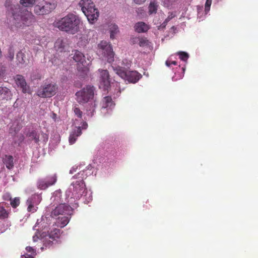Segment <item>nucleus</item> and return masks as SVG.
Listing matches in <instances>:
<instances>
[{"label": "nucleus", "instance_id": "obj_1", "mask_svg": "<svg viewBox=\"0 0 258 258\" xmlns=\"http://www.w3.org/2000/svg\"><path fill=\"white\" fill-rule=\"evenodd\" d=\"M5 5L8 11L12 15L10 20L12 28L14 27L17 29H23L32 25L35 22V17L32 13L19 5H13L10 0L6 1Z\"/></svg>", "mask_w": 258, "mask_h": 258}, {"label": "nucleus", "instance_id": "obj_2", "mask_svg": "<svg viewBox=\"0 0 258 258\" xmlns=\"http://www.w3.org/2000/svg\"><path fill=\"white\" fill-rule=\"evenodd\" d=\"M80 22V19L78 16L73 13H69L55 21L54 26L61 31L75 34L79 30Z\"/></svg>", "mask_w": 258, "mask_h": 258}, {"label": "nucleus", "instance_id": "obj_3", "mask_svg": "<svg viewBox=\"0 0 258 258\" xmlns=\"http://www.w3.org/2000/svg\"><path fill=\"white\" fill-rule=\"evenodd\" d=\"M86 185L82 177L81 179L73 181L66 192L68 197L76 199H79L83 196H86Z\"/></svg>", "mask_w": 258, "mask_h": 258}, {"label": "nucleus", "instance_id": "obj_4", "mask_svg": "<svg viewBox=\"0 0 258 258\" xmlns=\"http://www.w3.org/2000/svg\"><path fill=\"white\" fill-rule=\"evenodd\" d=\"M95 93V88L92 85H87L76 93V100L80 104L87 103L93 100Z\"/></svg>", "mask_w": 258, "mask_h": 258}, {"label": "nucleus", "instance_id": "obj_5", "mask_svg": "<svg viewBox=\"0 0 258 258\" xmlns=\"http://www.w3.org/2000/svg\"><path fill=\"white\" fill-rule=\"evenodd\" d=\"M112 68L115 73L120 77L128 82L135 83L138 82L141 77L137 71H130L123 70L120 66H112Z\"/></svg>", "mask_w": 258, "mask_h": 258}, {"label": "nucleus", "instance_id": "obj_6", "mask_svg": "<svg viewBox=\"0 0 258 258\" xmlns=\"http://www.w3.org/2000/svg\"><path fill=\"white\" fill-rule=\"evenodd\" d=\"M58 87L54 83H45L39 88L37 95L41 98L51 97L56 93Z\"/></svg>", "mask_w": 258, "mask_h": 258}, {"label": "nucleus", "instance_id": "obj_7", "mask_svg": "<svg viewBox=\"0 0 258 258\" xmlns=\"http://www.w3.org/2000/svg\"><path fill=\"white\" fill-rule=\"evenodd\" d=\"M98 49L99 52L107 59V61L109 63H111L114 61V53L111 44L107 41H101L98 44Z\"/></svg>", "mask_w": 258, "mask_h": 258}, {"label": "nucleus", "instance_id": "obj_8", "mask_svg": "<svg viewBox=\"0 0 258 258\" xmlns=\"http://www.w3.org/2000/svg\"><path fill=\"white\" fill-rule=\"evenodd\" d=\"M98 49L99 52L107 59V61L109 63H111L114 61V53L111 44L107 41H101L98 44Z\"/></svg>", "mask_w": 258, "mask_h": 258}, {"label": "nucleus", "instance_id": "obj_9", "mask_svg": "<svg viewBox=\"0 0 258 258\" xmlns=\"http://www.w3.org/2000/svg\"><path fill=\"white\" fill-rule=\"evenodd\" d=\"M55 8L54 3L43 1L35 6L34 12L36 15H43L49 14Z\"/></svg>", "mask_w": 258, "mask_h": 258}, {"label": "nucleus", "instance_id": "obj_10", "mask_svg": "<svg viewBox=\"0 0 258 258\" xmlns=\"http://www.w3.org/2000/svg\"><path fill=\"white\" fill-rule=\"evenodd\" d=\"M72 211L73 209L70 206L65 204H60L53 210L51 216L54 217L59 215L70 216Z\"/></svg>", "mask_w": 258, "mask_h": 258}, {"label": "nucleus", "instance_id": "obj_11", "mask_svg": "<svg viewBox=\"0 0 258 258\" xmlns=\"http://www.w3.org/2000/svg\"><path fill=\"white\" fill-rule=\"evenodd\" d=\"M42 200L41 197L37 194L32 195L27 200L26 204L28 206L27 211L29 212L34 213L38 209L37 206Z\"/></svg>", "mask_w": 258, "mask_h": 258}, {"label": "nucleus", "instance_id": "obj_12", "mask_svg": "<svg viewBox=\"0 0 258 258\" xmlns=\"http://www.w3.org/2000/svg\"><path fill=\"white\" fill-rule=\"evenodd\" d=\"M100 73L99 88L107 90L110 85L109 74L107 70H99Z\"/></svg>", "mask_w": 258, "mask_h": 258}, {"label": "nucleus", "instance_id": "obj_13", "mask_svg": "<svg viewBox=\"0 0 258 258\" xmlns=\"http://www.w3.org/2000/svg\"><path fill=\"white\" fill-rule=\"evenodd\" d=\"M57 181V177L55 174L47 176L44 179H40L37 182L38 188L44 190L49 186L54 185Z\"/></svg>", "mask_w": 258, "mask_h": 258}, {"label": "nucleus", "instance_id": "obj_14", "mask_svg": "<svg viewBox=\"0 0 258 258\" xmlns=\"http://www.w3.org/2000/svg\"><path fill=\"white\" fill-rule=\"evenodd\" d=\"M90 8V10L84 11L83 13L87 17L88 21L90 23L93 24L98 19L99 13L98 9L95 8V6Z\"/></svg>", "mask_w": 258, "mask_h": 258}, {"label": "nucleus", "instance_id": "obj_15", "mask_svg": "<svg viewBox=\"0 0 258 258\" xmlns=\"http://www.w3.org/2000/svg\"><path fill=\"white\" fill-rule=\"evenodd\" d=\"M11 208L9 205L5 202L0 203V220H4L9 217Z\"/></svg>", "mask_w": 258, "mask_h": 258}, {"label": "nucleus", "instance_id": "obj_16", "mask_svg": "<svg viewBox=\"0 0 258 258\" xmlns=\"http://www.w3.org/2000/svg\"><path fill=\"white\" fill-rule=\"evenodd\" d=\"M14 79L16 84L22 90L23 93H27L29 90V87L27 85L24 77L20 75H17Z\"/></svg>", "mask_w": 258, "mask_h": 258}, {"label": "nucleus", "instance_id": "obj_17", "mask_svg": "<svg viewBox=\"0 0 258 258\" xmlns=\"http://www.w3.org/2000/svg\"><path fill=\"white\" fill-rule=\"evenodd\" d=\"M82 134L81 128L80 126H75L70 132L69 141L71 145L74 144L77 140L78 137Z\"/></svg>", "mask_w": 258, "mask_h": 258}, {"label": "nucleus", "instance_id": "obj_18", "mask_svg": "<svg viewBox=\"0 0 258 258\" xmlns=\"http://www.w3.org/2000/svg\"><path fill=\"white\" fill-rule=\"evenodd\" d=\"M79 5L81 7V10L83 12L90 10V8L95 7V5L92 0H81L79 3Z\"/></svg>", "mask_w": 258, "mask_h": 258}, {"label": "nucleus", "instance_id": "obj_19", "mask_svg": "<svg viewBox=\"0 0 258 258\" xmlns=\"http://www.w3.org/2000/svg\"><path fill=\"white\" fill-rule=\"evenodd\" d=\"M72 55H73V58L74 60L78 62H80L82 65L84 66L85 56L84 54L80 51L75 50L72 51Z\"/></svg>", "mask_w": 258, "mask_h": 258}, {"label": "nucleus", "instance_id": "obj_20", "mask_svg": "<svg viewBox=\"0 0 258 258\" xmlns=\"http://www.w3.org/2000/svg\"><path fill=\"white\" fill-rule=\"evenodd\" d=\"M3 161L8 169H11L14 167V158L12 156L5 155L3 158Z\"/></svg>", "mask_w": 258, "mask_h": 258}, {"label": "nucleus", "instance_id": "obj_21", "mask_svg": "<svg viewBox=\"0 0 258 258\" xmlns=\"http://www.w3.org/2000/svg\"><path fill=\"white\" fill-rule=\"evenodd\" d=\"M135 29L138 33H144L149 29V27L145 23L139 22L136 24Z\"/></svg>", "mask_w": 258, "mask_h": 258}, {"label": "nucleus", "instance_id": "obj_22", "mask_svg": "<svg viewBox=\"0 0 258 258\" xmlns=\"http://www.w3.org/2000/svg\"><path fill=\"white\" fill-rule=\"evenodd\" d=\"M11 93L7 87H0V100H8L10 98Z\"/></svg>", "mask_w": 258, "mask_h": 258}, {"label": "nucleus", "instance_id": "obj_23", "mask_svg": "<svg viewBox=\"0 0 258 258\" xmlns=\"http://www.w3.org/2000/svg\"><path fill=\"white\" fill-rule=\"evenodd\" d=\"M27 137L30 138L31 140H33L35 143H38L39 142V134L35 130L29 131L26 134Z\"/></svg>", "mask_w": 258, "mask_h": 258}, {"label": "nucleus", "instance_id": "obj_24", "mask_svg": "<svg viewBox=\"0 0 258 258\" xmlns=\"http://www.w3.org/2000/svg\"><path fill=\"white\" fill-rule=\"evenodd\" d=\"M114 105L115 104L113 103L112 98L110 96H106L103 98L102 108H109L111 109Z\"/></svg>", "mask_w": 258, "mask_h": 258}, {"label": "nucleus", "instance_id": "obj_25", "mask_svg": "<svg viewBox=\"0 0 258 258\" xmlns=\"http://www.w3.org/2000/svg\"><path fill=\"white\" fill-rule=\"evenodd\" d=\"M54 47L57 51L60 52L64 50L66 43L61 38H58L55 42Z\"/></svg>", "mask_w": 258, "mask_h": 258}, {"label": "nucleus", "instance_id": "obj_26", "mask_svg": "<svg viewBox=\"0 0 258 258\" xmlns=\"http://www.w3.org/2000/svg\"><path fill=\"white\" fill-rule=\"evenodd\" d=\"M69 221V217L67 215H64L61 218L59 217L57 221V226L60 228H63L68 224Z\"/></svg>", "mask_w": 258, "mask_h": 258}, {"label": "nucleus", "instance_id": "obj_27", "mask_svg": "<svg viewBox=\"0 0 258 258\" xmlns=\"http://www.w3.org/2000/svg\"><path fill=\"white\" fill-rule=\"evenodd\" d=\"M16 59L17 61L20 64H24L26 63V55L22 50L18 52L16 55Z\"/></svg>", "mask_w": 258, "mask_h": 258}, {"label": "nucleus", "instance_id": "obj_28", "mask_svg": "<svg viewBox=\"0 0 258 258\" xmlns=\"http://www.w3.org/2000/svg\"><path fill=\"white\" fill-rule=\"evenodd\" d=\"M109 29L110 33V38L114 39L115 35L119 32L118 26L116 24H111L109 26Z\"/></svg>", "mask_w": 258, "mask_h": 258}, {"label": "nucleus", "instance_id": "obj_29", "mask_svg": "<svg viewBox=\"0 0 258 258\" xmlns=\"http://www.w3.org/2000/svg\"><path fill=\"white\" fill-rule=\"evenodd\" d=\"M60 235V230L58 229H54L51 230L48 234L49 239H51L53 241L55 240L58 238Z\"/></svg>", "mask_w": 258, "mask_h": 258}, {"label": "nucleus", "instance_id": "obj_30", "mask_svg": "<svg viewBox=\"0 0 258 258\" xmlns=\"http://www.w3.org/2000/svg\"><path fill=\"white\" fill-rule=\"evenodd\" d=\"M158 5L155 1L151 2L149 6V14L152 15L156 14L158 9Z\"/></svg>", "mask_w": 258, "mask_h": 258}, {"label": "nucleus", "instance_id": "obj_31", "mask_svg": "<svg viewBox=\"0 0 258 258\" xmlns=\"http://www.w3.org/2000/svg\"><path fill=\"white\" fill-rule=\"evenodd\" d=\"M15 50L14 46L11 45L8 48L7 57L10 61H12L14 58Z\"/></svg>", "mask_w": 258, "mask_h": 258}, {"label": "nucleus", "instance_id": "obj_32", "mask_svg": "<svg viewBox=\"0 0 258 258\" xmlns=\"http://www.w3.org/2000/svg\"><path fill=\"white\" fill-rule=\"evenodd\" d=\"M35 3V0H20V3L25 7H32Z\"/></svg>", "mask_w": 258, "mask_h": 258}, {"label": "nucleus", "instance_id": "obj_33", "mask_svg": "<svg viewBox=\"0 0 258 258\" xmlns=\"http://www.w3.org/2000/svg\"><path fill=\"white\" fill-rule=\"evenodd\" d=\"M20 204V198L19 197H15L12 199L10 201V205L13 208H16Z\"/></svg>", "mask_w": 258, "mask_h": 258}, {"label": "nucleus", "instance_id": "obj_34", "mask_svg": "<svg viewBox=\"0 0 258 258\" xmlns=\"http://www.w3.org/2000/svg\"><path fill=\"white\" fill-rule=\"evenodd\" d=\"M74 112L76 116H77L79 118H82L83 112L79 108L78 105L76 104L73 108Z\"/></svg>", "mask_w": 258, "mask_h": 258}, {"label": "nucleus", "instance_id": "obj_35", "mask_svg": "<svg viewBox=\"0 0 258 258\" xmlns=\"http://www.w3.org/2000/svg\"><path fill=\"white\" fill-rule=\"evenodd\" d=\"M61 196V192L60 190H56L54 192L52 199L53 198V201H56L57 202L59 203L61 202L60 197Z\"/></svg>", "mask_w": 258, "mask_h": 258}, {"label": "nucleus", "instance_id": "obj_36", "mask_svg": "<svg viewBox=\"0 0 258 258\" xmlns=\"http://www.w3.org/2000/svg\"><path fill=\"white\" fill-rule=\"evenodd\" d=\"M132 62L130 60H128L126 59H124L122 60V67H120L122 68L123 70H128L127 69L130 68L131 66Z\"/></svg>", "mask_w": 258, "mask_h": 258}, {"label": "nucleus", "instance_id": "obj_37", "mask_svg": "<svg viewBox=\"0 0 258 258\" xmlns=\"http://www.w3.org/2000/svg\"><path fill=\"white\" fill-rule=\"evenodd\" d=\"M177 54L179 55L180 59L184 61H186L189 57L188 53L185 52H178Z\"/></svg>", "mask_w": 258, "mask_h": 258}, {"label": "nucleus", "instance_id": "obj_38", "mask_svg": "<svg viewBox=\"0 0 258 258\" xmlns=\"http://www.w3.org/2000/svg\"><path fill=\"white\" fill-rule=\"evenodd\" d=\"M43 245L44 246H45L46 247H49L52 245L53 240H51V239H49V237L48 238L46 237L43 240Z\"/></svg>", "mask_w": 258, "mask_h": 258}, {"label": "nucleus", "instance_id": "obj_39", "mask_svg": "<svg viewBox=\"0 0 258 258\" xmlns=\"http://www.w3.org/2000/svg\"><path fill=\"white\" fill-rule=\"evenodd\" d=\"M212 0H207L205 5V10L206 12L210 11V7L212 4Z\"/></svg>", "mask_w": 258, "mask_h": 258}, {"label": "nucleus", "instance_id": "obj_40", "mask_svg": "<svg viewBox=\"0 0 258 258\" xmlns=\"http://www.w3.org/2000/svg\"><path fill=\"white\" fill-rule=\"evenodd\" d=\"M6 72V67L0 63V78L4 77Z\"/></svg>", "mask_w": 258, "mask_h": 258}, {"label": "nucleus", "instance_id": "obj_41", "mask_svg": "<svg viewBox=\"0 0 258 258\" xmlns=\"http://www.w3.org/2000/svg\"><path fill=\"white\" fill-rule=\"evenodd\" d=\"M3 199L5 201H11L12 198L9 193H6L3 195Z\"/></svg>", "mask_w": 258, "mask_h": 258}, {"label": "nucleus", "instance_id": "obj_42", "mask_svg": "<svg viewBox=\"0 0 258 258\" xmlns=\"http://www.w3.org/2000/svg\"><path fill=\"white\" fill-rule=\"evenodd\" d=\"M165 64L167 67H170L171 64L177 65V62L174 60H167L166 61Z\"/></svg>", "mask_w": 258, "mask_h": 258}, {"label": "nucleus", "instance_id": "obj_43", "mask_svg": "<svg viewBox=\"0 0 258 258\" xmlns=\"http://www.w3.org/2000/svg\"><path fill=\"white\" fill-rule=\"evenodd\" d=\"M26 249L27 252H30L32 254H33L34 255H36L35 250L31 246H27L26 248Z\"/></svg>", "mask_w": 258, "mask_h": 258}, {"label": "nucleus", "instance_id": "obj_44", "mask_svg": "<svg viewBox=\"0 0 258 258\" xmlns=\"http://www.w3.org/2000/svg\"><path fill=\"white\" fill-rule=\"evenodd\" d=\"M147 44V40L145 39L141 38L140 39L139 44L140 46H143Z\"/></svg>", "mask_w": 258, "mask_h": 258}, {"label": "nucleus", "instance_id": "obj_45", "mask_svg": "<svg viewBox=\"0 0 258 258\" xmlns=\"http://www.w3.org/2000/svg\"><path fill=\"white\" fill-rule=\"evenodd\" d=\"M168 23V22L166 21L165 20V21L162 23V24H161L159 26V28H158V29H164L167 24Z\"/></svg>", "mask_w": 258, "mask_h": 258}, {"label": "nucleus", "instance_id": "obj_46", "mask_svg": "<svg viewBox=\"0 0 258 258\" xmlns=\"http://www.w3.org/2000/svg\"><path fill=\"white\" fill-rule=\"evenodd\" d=\"M134 3L138 5H141L144 3L146 0H133Z\"/></svg>", "mask_w": 258, "mask_h": 258}, {"label": "nucleus", "instance_id": "obj_47", "mask_svg": "<svg viewBox=\"0 0 258 258\" xmlns=\"http://www.w3.org/2000/svg\"><path fill=\"white\" fill-rule=\"evenodd\" d=\"M22 258H34L31 254H25L21 256Z\"/></svg>", "mask_w": 258, "mask_h": 258}, {"label": "nucleus", "instance_id": "obj_48", "mask_svg": "<svg viewBox=\"0 0 258 258\" xmlns=\"http://www.w3.org/2000/svg\"><path fill=\"white\" fill-rule=\"evenodd\" d=\"M84 172L83 171L82 172H80L78 173L77 175H75V176H74L73 178H76V179H77L78 178H80L79 176L80 175H81V176H82L83 175Z\"/></svg>", "mask_w": 258, "mask_h": 258}, {"label": "nucleus", "instance_id": "obj_49", "mask_svg": "<svg viewBox=\"0 0 258 258\" xmlns=\"http://www.w3.org/2000/svg\"><path fill=\"white\" fill-rule=\"evenodd\" d=\"M87 126H88L87 123L86 122H83V124L82 127H81V129L82 128H83V129H86Z\"/></svg>", "mask_w": 258, "mask_h": 258}, {"label": "nucleus", "instance_id": "obj_50", "mask_svg": "<svg viewBox=\"0 0 258 258\" xmlns=\"http://www.w3.org/2000/svg\"><path fill=\"white\" fill-rule=\"evenodd\" d=\"M173 16H168V17L165 19V20L168 22L173 18Z\"/></svg>", "mask_w": 258, "mask_h": 258}, {"label": "nucleus", "instance_id": "obj_51", "mask_svg": "<svg viewBox=\"0 0 258 258\" xmlns=\"http://www.w3.org/2000/svg\"><path fill=\"white\" fill-rule=\"evenodd\" d=\"M38 239V237L37 235H35L33 237V239L34 241H36Z\"/></svg>", "mask_w": 258, "mask_h": 258}, {"label": "nucleus", "instance_id": "obj_52", "mask_svg": "<svg viewBox=\"0 0 258 258\" xmlns=\"http://www.w3.org/2000/svg\"><path fill=\"white\" fill-rule=\"evenodd\" d=\"M56 117V114L55 113H53V116H52V118L53 119H55Z\"/></svg>", "mask_w": 258, "mask_h": 258}, {"label": "nucleus", "instance_id": "obj_53", "mask_svg": "<svg viewBox=\"0 0 258 258\" xmlns=\"http://www.w3.org/2000/svg\"><path fill=\"white\" fill-rule=\"evenodd\" d=\"M41 250L42 251L43 250V249H44V247H41Z\"/></svg>", "mask_w": 258, "mask_h": 258}]
</instances>
